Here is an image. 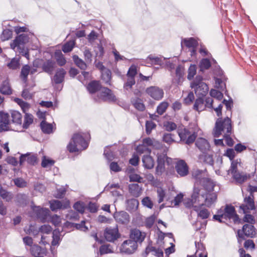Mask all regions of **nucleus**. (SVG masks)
<instances>
[{
  "instance_id": "f257e3e1",
  "label": "nucleus",
  "mask_w": 257,
  "mask_h": 257,
  "mask_svg": "<svg viewBox=\"0 0 257 257\" xmlns=\"http://www.w3.org/2000/svg\"><path fill=\"white\" fill-rule=\"evenodd\" d=\"M27 28L25 27H15V32L18 35L11 43L10 47L16 52H19L25 56L27 59H29L28 50L25 47V44L28 42L29 37L28 34L21 32L27 31Z\"/></svg>"
},
{
  "instance_id": "f03ea898",
  "label": "nucleus",
  "mask_w": 257,
  "mask_h": 257,
  "mask_svg": "<svg viewBox=\"0 0 257 257\" xmlns=\"http://www.w3.org/2000/svg\"><path fill=\"white\" fill-rule=\"evenodd\" d=\"M193 198L195 201H199V205L211 206L217 200V194L213 191H206L204 189L194 187Z\"/></svg>"
},
{
  "instance_id": "7ed1b4c3",
  "label": "nucleus",
  "mask_w": 257,
  "mask_h": 257,
  "mask_svg": "<svg viewBox=\"0 0 257 257\" xmlns=\"http://www.w3.org/2000/svg\"><path fill=\"white\" fill-rule=\"evenodd\" d=\"M88 146V143L82 135L75 134L67 145V148L70 153H74L86 149Z\"/></svg>"
},
{
  "instance_id": "20e7f679",
  "label": "nucleus",
  "mask_w": 257,
  "mask_h": 257,
  "mask_svg": "<svg viewBox=\"0 0 257 257\" xmlns=\"http://www.w3.org/2000/svg\"><path fill=\"white\" fill-rule=\"evenodd\" d=\"M232 133L231 120L226 117L223 120L218 118L215 123V126L213 130L214 137H219L221 135L227 134L231 135Z\"/></svg>"
},
{
  "instance_id": "39448f33",
  "label": "nucleus",
  "mask_w": 257,
  "mask_h": 257,
  "mask_svg": "<svg viewBox=\"0 0 257 257\" xmlns=\"http://www.w3.org/2000/svg\"><path fill=\"white\" fill-rule=\"evenodd\" d=\"M194 127L190 125L188 128H179L178 130V134L182 141L187 145L192 144L196 137L198 127L194 125Z\"/></svg>"
},
{
  "instance_id": "423d86ee",
  "label": "nucleus",
  "mask_w": 257,
  "mask_h": 257,
  "mask_svg": "<svg viewBox=\"0 0 257 257\" xmlns=\"http://www.w3.org/2000/svg\"><path fill=\"white\" fill-rule=\"evenodd\" d=\"M202 80V77L198 75L190 84L191 87L194 89L196 95L198 96L206 95L209 90L208 85Z\"/></svg>"
},
{
  "instance_id": "0eeeda50",
  "label": "nucleus",
  "mask_w": 257,
  "mask_h": 257,
  "mask_svg": "<svg viewBox=\"0 0 257 257\" xmlns=\"http://www.w3.org/2000/svg\"><path fill=\"white\" fill-rule=\"evenodd\" d=\"M157 165L156 168L155 175L160 176L165 171V163L169 165L172 162V159L167 156L165 152L157 153Z\"/></svg>"
},
{
  "instance_id": "6e6552de",
  "label": "nucleus",
  "mask_w": 257,
  "mask_h": 257,
  "mask_svg": "<svg viewBox=\"0 0 257 257\" xmlns=\"http://www.w3.org/2000/svg\"><path fill=\"white\" fill-rule=\"evenodd\" d=\"M240 163L237 160L233 161L231 163L229 172L231 173L233 179L237 183L241 184L250 177L249 174H243L237 171V166Z\"/></svg>"
},
{
  "instance_id": "1a4fd4ad",
  "label": "nucleus",
  "mask_w": 257,
  "mask_h": 257,
  "mask_svg": "<svg viewBox=\"0 0 257 257\" xmlns=\"http://www.w3.org/2000/svg\"><path fill=\"white\" fill-rule=\"evenodd\" d=\"M146 93L155 100H160L163 97V90L156 86H150L146 89Z\"/></svg>"
},
{
  "instance_id": "9d476101",
  "label": "nucleus",
  "mask_w": 257,
  "mask_h": 257,
  "mask_svg": "<svg viewBox=\"0 0 257 257\" xmlns=\"http://www.w3.org/2000/svg\"><path fill=\"white\" fill-rule=\"evenodd\" d=\"M96 101L100 100L104 101H114L116 100L115 96L112 92L111 90L106 87H103L101 89L99 95L95 98Z\"/></svg>"
},
{
  "instance_id": "9b49d317",
  "label": "nucleus",
  "mask_w": 257,
  "mask_h": 257,
  "mask_svg": "<svg viewBox=\"0 0 257 257\" xmlns=\"http://www.w3.org/2000/svg\"><path fill=\"white\" fill-rule=\"evenodd\" d=\"M105 239L109 242H114L120 237L118 229L117 227H106L104 232Z\"/></svg>"
},
{
  "instance_id": "f8f14e48",
  "label": "nucleus",
  "mask_w": 257,
  "mask_h": 257,
  "mask_svg": "<svg viewBox=\"0 0 257 257\" xmlns=\"http://www.w3.org/2000/svg\"><path fill=\"white\" fill-rule=\"evenodd\" d=\"M138 247V245L134 241L128 239L123 242L120 247V251L125 254H132L135 252Z\"/></svg>"
},
{
  "instance_id": "ddd939ff",
  "label": "nucleus",
  "mask_w": 257,
  "mask_h": 257,
  "mask_svg": "<svg viewBox=\"0 0 257 257\" xmlns=\"http://www.w3.org/2000/svg\"><path fill=\"white\" fill-rule=\"evenodd\" d=\"M49 203L50 208L53 211H57L59 209H67L70 207V202L67 199L61 201L52 200Z\"/></svg>"
},
{
  "instance_id": "4468645a",
  "label": "nucleus",
  "mask_w": 257,
  "mask_h": 257,
  "mask_svg": "<svg viewBox=\"0 0 257 257\" xmlns=\"http://www.w3.org/2000/svg\"><path fill=\"white\" fill-rule=\"evenodd\" d=\"M175 168L180 177H185L189 174V167L183 160H178L176 162Z\"/></svg>"
},
{
  "instance_id": "2eb2a0df",
  "label": "nucleus",
  "mask_w": 257,
  "mask_h": 257,
  "mask_svg": "<svg viewBox=\"0 0 257 257\" xmlns=\"http://www.w3.org/2000/svg\"><path fill=\"white\" fill-rule=\"evenodd\" d=\"M222 211H223V214L225 219L228 218L229 219H232L234 222L238 220V216L236 214L235 208L233 206L226 205L225 208L222 209Z\"/></svg>"
},
{
  "instance_id": "dca6fc26",
  "label": "nucleus",
  "mask_w": 257,
  "mask_h": 257,
  "mask_svg": "<svg viewBox=\"0 0 257 257\" xmlns=\"http://www.w3.org/2000/svg\"><path fill=\"white\" fill-rule=\"evenodd\" d=\"M181 45L182 46L184 45L189 49L191 56H195L198 42L194 38H190L183 39L181 42Z\"/></svg>"
},
{
  "instance_id": "f3484780",
  "label": "nucleus",
  "mask_w": 257,
  "mask_h": 257,
  "mask_svg": "<svg viewBox=\"0 0 257 257\" xmlns=\"http://www.w3.org/2000/svg\"><path fill=\"white\" fill-rule=\"evenodd\" d=\"M10 121L8 113L0 112V132L8 131L10 130Z\"/></svg>"
},
{
  "instance_id": "a211bd4d",
  "label": "nucleus",
  "mask_w": 257,
  "mask_h": 257,
  "mask_svg": "<svg viewBox=\"0 0 257 257\" xmlns=\"http://www.w3.org/2000/svg\"><path fill=\"white\" fill-rule=\"evenodd\" d=\"M241 232H243V234L247 236L250 237H253L255 236V229L251 224H245L242 227V230L238 231V235L239 237H242L243 234L241 233Z\"/></svg>"
},
{
  "instance_id": "6ab92c4d",
  "label": "nucleus",
  "mask_w": 257,
  "mask_h": 257,
  "mask_svg": "<svg viewBox=\"0 0 257 257\" xmlns=\"http://www.w3.org/2000/svg\"><path fill=\"white\" fill-rule=\"evenodd\" d=\"M33 211L35 213L37 217L44 221L49 215L50 211L47 208H41L39 206L31 205Z\"/></svg>"
},
{
  "instance_id": "aec40b11",
  "label": "nucleus",
  "mask_w": 257,
  "mask_h": 257,
  "mask_svg": "<svg viewBox=\"0 0 257 257\" xmlns=\"http://www.w3.org/2000/svg\"><path fill=\"white\" fill-rule=\"evenodd\" d=\"M113 217L117 223L122 224H127L130 220L129 214L123 211L115 212Z\"/></svg>"
},
{
  "instance_id": "412c9836",
  "label": "nucleus",
  "mask_w": 257,
  "mask_h": 257,
  "mask_svg": "<svg viewBox=\"0 0 257 257\" xmlns=\"http://www.w3.org/2000/svg\"><path fill=\"white\" fill-rule=\"evenodd\" d=\"M146 234L144 232H142L138 229H134L131 230L130 233V239L134 241L137 243H142L145 238L146 237Z\"/></svg>"
},
{
  "instance_id": "4be33fe9",
  "label": "nucleus",
  "mask_w": 257,
  "mask_h": 257,
  "mask_svg": "<svg viewBox=\"0 0 257 257\" xmlns=\"http://www.w3.org/2000/svg\"><path fill=\"white\" fill-rule=\"evenodd\" d=\"M244 204H242L240 206V208L243 211V213L246 214L248 210H253L255 209V205L253 201V197L249 196L244 198Z\"/></svg>"
},
{
  "instance_id": "5701e85b",
  "label": "nucleus",
  "mask_w": 257,
  "mask_h": 257,
  "mask_svg": "<svg viewBox=\"0 0 257 257\" xmlns=\"http://www.w3.org/2000/svg\"><path fill=\"white\" fill-rule=\"evenodd\" d=\"M196 251L195 254L188 255L187 257H207L205 248L201 242H195Z\"/></svg>"
},
{
  "instance_id": "b1692460",
  "label": "nucleus",
  "mask_w": 257,
  "mask_h": 257,
  "mask_svg": "<svg viewBox=\"0 0 257 257\" xmlns=\"http://www.w3.org/2000/svg\"><path fill=\"white\" fill-rule=\"evenodd\" d=\"M195 145L199 150L203 153L208 151L210 148L208 141L202 138H198L196 141Z\"/></svg>"
},
{
  "instance_id": "393cba45",
  "label": "nucleus",
  "mask_w": 257,
  "mask_h": 257,
  "mask_svg": "<svg viewBox=\"0 0 257 257\" xmlns=\"http://www.w3.org/2000/svg\"><path fill=\"white\" fill-rule=\"evenodd\" d=\"M55 62L51 60L45 62L42 65L43 70L49 74H52L55 67Z\"/></svg>"
},
{
  "instance_id": "a878e982",
  "label": "nucleus",
  "mask_w": 257,
  "mask_h": 257,
  "mask_svg": "<svg viewBox=\"0 0 257 257\" xmlns=\"http://www.w3.org/2000/svg\"><path fill=\"white\" fill-rule=\"evenodd\" d=\"M130 193L134 197H139L142 193V188L138 184H132L128 186Z\"/></svg>"
},
{
  "instance_id": "bb28decb",
  "label": "nucleus",
  "mask_w": 257,
  "mask_h": 257,
  "mask_svg": "<svg viewBox=\"0 0 257 257\" xmlns=\"http://www.w3.org/2000/svg\"><path fill=\"white\" fill-rule=\"evenodd\" d=\"M66 73V72L64 69L60 68L58 69L53 78L55 83L56 84L62 83L64 80Z\"/></svg>"
},
{
  "instance_id": "cd10ccee",
  "label": "nucleus",
  "mask_w": 257,
  "mask_h": 257,
  "mask_svg": "<svg viewBox=\"0 0 257 257\" xmlns=\"http://www.w3.org/2000/svg\"><path fill=\"white\" fill-rule=\"evenodd\" d=\"M144 167L147 169H151L154 167V161L150 155H144L142 158Z\"/></svg>"
},
{
  "instance_id": "c85d7f7f",
  "label": "nucleus",
  "mask_w": 257,
  "mask_h": 257,
  "mask_svg": "<svg viewBox=\"0 0 257 257\" xmlns=\"http://www.w3.org/2000/svg\"><path fill=\"white\" fill-rule=\"evenodd\" d=\"M0 92L5 95H9L12 94V90L8 79L3 81L0 86Z\"/></svg>"
},
{
  "instance_id": "c756f323",
  "label": "nucleus",
  "mask_w": 257,
  "mask_h": 257,
  "mask_svg": "<svg viewBox=\"0 0 257 257\" xmlns=\"http://www.w3.org/2000/svg\"><path fill=\"white\" fill-rule=\"evenodd\" d=\"M150 252H152L153 255L157 257H162L163 256V252L161 249L149 245L146 248L145 253L147 255Z\"/></svg>"
},
{
  "instance_id": "7c9ffc66",
  "label": "nucleus",
  "mask_w": 257,
  "mask_h": 257,
  "mask_svg": "<svg viewBox=\"0 0 257 257\" xmlns=\"http://www.w3.org/2000/svg\"><path fill=\"white\" fill-rule=\"evenodd\" d=\"M101 88L100 83L98 81H92L90 82L87 86L88 91L90 93H94L99 90Z\"/></svg>"
},
{
  "instance_id": "2f4dec72",
  "label": "nucleus",
  "mask_w": 257,
  "mask_h": 257,
  "mask_svg": "<svg viewBox=\"0 0 257 257\" xmlns=\"http://www.w3.org/2000/svg\"><path fill=\"white\" fill-rule=\"evenodd\" d=\"M223 74V72L222 70H219V75L220 76V78L214 77L215 80V86L220 89L221 90H223L225 87V84L222 80V75Z\"/></svg>"
},
{
  "instance_id": "473e14b6",
  "label": "nucleus",
  "mask_w": 257,
  "mask_h": 257,
  "mask_svg": "<svg viewBox=\"0 0 257 257\" xmlns=\"http://www.w3.org/2000/svg\"><path fill=\"white\" fill-rule=\"evenodd\" d=\"M0 196L5 200L7 202L11 201L13 198V194L4 189L2 186L0 185Z\"/></svg>"
},
{
  "instance_id": "72a5a7b5",
  "label": "nucleus",
  "mask_w": 257,
  "mask_h": 257,
  "mask_svg": "<svg viewBox=\"0 0 257 257\" xmlns=\"http://www.w3.org/2000/svg\"><path fill=\"white\" fill-rule=\"evenodd\" d=\"M131 102L133 104L134 106L138 110L143 111L145 110V105L140 98L138 97L133 98L131 99Z\"/></svg>"
},
{
  "instance_id": "f704fd0d",
  "label": "nucleus",
  "mask_w": 257,
  "mask_h": 257,
  "mask_svg": "<svg viewBox=\"0 0 257 257\" xmlns=\"http://www.w3.org/2000/svg\"><path fill=\"white\" fill-rule=\"evenodd\" d=\"M184 204L186 207L190 208L192 207L194 210L195 211H198V206L197 205H194L195 204H197L199 205V201H195L193 198V194L191 196V199L185 200L184 202Z\"/></svg>"
},
{
  "instance_id": "c9c22d12",
  "label": "nucleus",
  "mask_w": 257,
  "mask_h": 257,
  "mask_svg": "<svg viewBox=\"0 0 257 257\" xmlns=\"http://www.w3.org/2000/svg\"><path fill=\"white\" fill-rule=\"evenodd\" d=\"M12 121L18 124H21L22 122V114L18 111L13 110L11 111Z\"/></svg>"
},
{
  "instance_id": "e433bc0d",
  "label": "nucleus",
  "mask_w": 257,
  "mask_h": 257,
  "mask_svg": "<svg viewBox=\"0 0 257 257\" xmlns=\"http://www.w3.org/2000/svg\"><path fill=\"white\" fill-rule=\"evenodd\" d=\"M193 107L195 110L198 111H201L205 109L204 99L202 97H199L196 100Z\"/></svg>"
},
{
  "instance_id": "4c0bfd02",
  "label": "nucleus",
  "mask_w": 257,
  "mask_h": 257,
  "mask_svg": "<svg viewBox=\"0 0 257 257\" xmlns=\"http://www.w3.org/2000/svg\"><path fill=\"white\" fill-rule=\"evenodd\" d=\"M111 77V72L109 69H106L101 72L102 79L106 84H110Z\"/></svg>"
},
{
  "instance_id": "58836bf2",
  "label": "nucleus",
  "mask_w": 257,
  "mask_h": 257,
  "mask_svg": "<svg viewBox=\"0 0 257 257\" xmlns=\"http://www.w3.org/2000/svg\"><path fill=\"white\" fill-rule=\"evenodd\" d=\"M34 117L32 114L26 113L24 116V123L23 127L24 128H28L30 124L33 122Z\"/></svg>"
},
{
  "instance_id": "ea45409f",
  "label": "nucleus",
  "mask_w": 257,
  "mask_h": 257,
  "mask_svg": "<svg viewBox=\"0 0 257 257\" xmlns=\"http://www.w3.org/2000/svg\"><path fill=\"white\" fill-rule=\"evenodd\" d=\"M54 55L59 65L62 66L66 64V61L60 51H56Z\"/></svg>"
},
{
  "instance_id": "a19ab883",
  "label": "nucleus",
  "mask_w": 257,
  "mask_h": 257,
  "mask_svg": "<svg viewBox=\"0 0 257 257\" xmlns=\"http://www.w3.org/2000/svg\"><path fill=\"white\" fill-rule=\"evenodd\" d=\"M41 127L43 132L49 134L53 132V125L51 123H47L45 121H42L41 123Z\"/></svg>"
},
{
  "instance_id": "79ce46f5",
  "label": "nucleus",
  "mask_w": 257,
  "mask_h": 257,
  "mask_svg": "<svg viewBox=\"0 0 257 257\" xmlns=\"http://www.w3.org/2000/svg\"><path fill=\"white\" fill-rule=\"evenodd\" d=\"M15 101L17 102L21 107L23 112L26 113L30 108V104L24 101L22 99L18 98L15 99Z\"/></svg>"
},
{
  "instance_id": "37998d69",
  "label": "nucleus",
  "mask_w": 257,
  "mask_h": 257,
  "mask_svg": "<svg viewBox=\"0 0 257 257\" xmlns=\"http://www.w3.org/2000/svg\"><path fill=\"white\" fill-rule=\"evenodd\" d=\"M30 72V67L28 65H24L21 72V77L22 79L26 82L27 80V77Z\"/></svg>"
},
{
  "instance_id": "c03bdc74",
  "label": "nucleus",
  "mask_w": 257,
  "mask_h": 257,
  "mask_svg": "<svg viewBox=\"0 0 257 257\" xmlns=\"http://www.w3.org/2000/svg\"><path fill=\"white\" fill-rule=\"evenodd\" d=\"M75 64L82 70H85L87 67L86 63L77 55L73 56Z\"/></svg>"
},
{
  "instance_id": "a18cd8bd",
  "label": "nucleus",
  "mask_w": 257,
  "mask_h": 257,
  "mask_svg": "<svg viewBox=\"0 0 257 257\" xmlns=\"http://www.w3.org/2000/svg\"><path fill=\"white\" fill-rule=\"evenodd\" d=\"M211 65L210 61L207 58L203 59L201 60L199 64L200 71H203L205 70L208 69Z\"/></svg>"
},
{
  "instance_id": "49530a36",
  "label": "nucleus",
  "mask_w": 257,
  "mask_h": 257,
  "mask_svg": "<svg viewBox=\"0 0 257 257\" xmlns=\"http://www.w3.org/2000/svg\"><path fill=\"white\" fill-rule=\"evenodd\" d=\"M75 45V42L74 40H70L66 42L62 47V51L64 53H68L71 52Z\"/></svg>"
},
{
  "instance_id": "de8ad7c7",
  "label": "nucleus",
  "mask_w": 257,
  "mask_h": 257,
  "mask_svg": "<svg viewBox=\"0 0 257 257\" xmlns=\"http://www.w3.org/2000/svg\"><path fill=\"white\" fill-rule=\"evenodd\" d=\"M20 65V58H14L8 64V66L9 68L15 70L19 68Z\"/></svg>"
},
{
  "instance_id": "09e8293b",
  "label": "nucleus",
  "mask_w": 257,
  "mask_h": 257,
  "mask_svg": "<svg viewBox=\"0 0 257 257\" xmlns=\"http://www.w3.org/2000/svg\"><path fill=\"white\" fill-rule=\"evenodd\" d=\"M17 201L20 205H26L28 201V196L24 194H18L17 195Z\"/></svg>"
},
{
  "instance_id": "8fccbe9b",
  "label": "nucleus",
  "mask_w": 257,
  "mask_h": 257,
  "mask_svg": "<svg viewBox=\"0 0 257 257\" xmlns=\"http://www.w3.org/2000/svg\"><path fill=\"white\" fill-rule=\"evenodd\" d=\"M147 60L148 61H150V63L152 64V65H161L162 63V61L161 60V59L158 57H155V56H154L152 55H149L147 59Z\"/></svg>"
},
{
  "instance_id": "3c124183",
  "label": "nucleus",
  "mask_w": 257,
  "mask_h": 257,
  "mask_svg": "<svg viewBox=\"0 0 257 257\" xmlns=\"http://www.w3.org/2000/svg\"><path fill=\"white\" fill-rule=\"evenodd\" d=\"M198 216L202 219H206L209 217V212L207 209H200L201 206L198 205Z\"/></svg>"
},
{
  "instance_id": "603ef678",
  "label": "nucleus",
  "mask_w": 257,
  "mask_h": 257,
  "mask_svg": "<svg viewBox=\"0 0 257 257\" xmlns=\"http://www.w3.org/2000/svg\"><path fill=\"white\" fill-rule=\"evenodd\" d=\"M205 184H204V188L202 189L205 190L206 191H213L215 185L212 181L209 179H205Z\"/></svg>"
},
{
  "instance_id": "864d4df0",
  "label": "nucleus",
  "mask_w": 257,
  "mask_h": 257,
  "mask_svg": "<svg viewBox=\"0 0 257 257\" xmlns=\"http://www.w3.org/2000/svg\"><path fill=\"white\" fill-rule=\"evenodd\" d=\"M156 127V124L152 120H147L146 122V131L148 135H150L152 131L155 129Z\"/></svg>"
},
{
  "instance_id": "5fc2aeb1",
  "label": "nucleus",
  "mask_w": 257,
  "mask_h": 257,
  "mask_svg": "<svg viewBox=\"0 0 257 257\" xmlns=\"http://www.w3.org/2000/svg\"><path fill=\"white\" fill-rule=\"evenodd\" d=\"M54 161L47 158L45 156L43 157L41 165L43 168H48L52 166L54 164Z\"/></svg>"
},
{
  "instance_id": "6e6d98bb",
  "label": "nucleus",
  "mask_w": 257,
  "mask_h": 257,
  "mask_svg": "<svg viewBox=\"0 0 257 257\" xmlns=\"http://www.w3.org/2000/svg\"><path fill=\"white\" fill-rule=\"evenodd\" d=\"M52 237L53 240L52 241V245L53 246L58 245L60 239L59 231L57 230H54Z\"/></svg>"
},
{
  "instance_id": "4d7b16f0",
  "label": "nucleus",
  "mask_w": 257,
  "mask_h": 257,
  "mask_svg": "<svg viewBox=\"0 0 257 257\" xmlns=\"http://www.w3.org/2000/svg\"><path fill=\"white\" fill-rule=\"evenodd\" d=\"M12 34L13 32L12 31L9 29L4 30L3 31L2 34L1 35L2 40L3 41L8 40L9 39L11 38Z\"/></svg>"
},
{
  "instance_id": "13d9d810",
  "label": "nucleus",
  "mask_w": 257,
  "mask_h": 257,
  "mask_svg": "<svg viewBox=\"0 0 257 257\" xmlns=\"http://www.w3.org/2000/svg\"><path fill=\"white\" fill-rule=\"evenodd\" d=\"M168 106V104L166 102H161L157 107V111L158 114L161 115L166 111Z\"/></svg>"
},
{
  "instance_id": "bf43d9fd",
  "label": "nucleus",
  "mask_w": 257,
  "mask_h": 257,
  "mask_svg": "<svg viewBox=\"0 0 257 257\" xmlns=\"http://www.w3.org/2000/svg\"><path fill=\"white\" fill-rule=\"evenodd\" d=\"M110 244H105L101 245L99 248L100 254H104L113 252L112 249L110 248Z\"/></svg>"
},
{
  "instance_id": "052dcab7",
  "label": "nucleus",
  "mask_w": 257,
  "mask_h": 257,
  "mask_svg": "<svg viewBox=\"0 0 257 257\" xmlns=\"http://www.w3.org/2000/svg\"><path fill=\"white\" fill-rule=\"evenodd\" d=\"M196 73V66L195 65H191L188 69V74L187 78L191 80Z\"/></svg>"
},
{
  "instance_id": "680f3d73",
  "label": "nucleus",
  "mask_w": 257,
  "mask_h": 257,
  "mask_svg": "<svg viewBox=\"0 0 257 257\" xmlns=\"http://www.w3.org/2000/svg\"><path fill=\"white\" fill-rule=\"evenodd\" d=\"M136 83L134 78L127 77L126 82L124 84L123 88L126 90H128L132 88V86L135 85Z\"/></svg>"
},
{
  "instance_id": "e2e57ef3",
  "label": "nucleus",
  "mask_w": 257,
  "mask_h": 257,
  "mask_svg": "<svg viewBox=\"0 0 257 257\" xmlns=\"http://www.w3.org/2000/svg\"><path fill=\"white\" fill-rule=\"evenodd\" d=\"M139 205L138 201L136 199H131L127 200V207L130 209H136Z\"/></svg>"
},
{
  "instance_id": "0e129e2a",
  "label": "nucleus",
  "mask_w": 257,
  "mask_h": 257,
  "mask_svg": "<svg viewBox=\"0 0 257 257\" xmlns=\"http://www.w3.org/2000/svg\"><path fill=\"white\" fill-rule=\"evenodd\" d=\"M129 179L130 182H137L141 183L143 182V178L139 175L135 173H131L129 175Z\"/></svg>"
},
{
  "instance_id": "69168bd1",
  "label": "nucleus",
  "mask_w": 257,
  "mask_h": 257,
  "mask_svg": "<svg viewBox=\"0 0 257 257\" xmlns=\"http://www.w3.org/2000/svg\"><path fill=\"white\" fill-rule=\"evenodd\" d=\"M25 230L27 234H32L34 236H36L39 232V229H37L34 225L31 224L29 225L28 229H25Z\"/></svg>"
},
{
  "instance_id": "338daca9",
  "label": "nucleus",
  "mask_w": 257,
  "mask_h": 257,
  "mask_svg": "<svg viewBox=\"0 0 257 257\" xmlns=\"http://www.w3.org/2000/svg\"><path fill=\"white\" fill-rule=\"evenodd\" d=\"M210 95L211 97L216 98L217 100H221L223 97L222 93L215 89H211L210 91Z\"/></svg>"
},
{
  "instance_id": "774afa93",
  "label": "nucleus",
  "mask_w": 257,
  "mask_h": 257,
  "mask_svg": "<svg viewBox=\"0 0 257 257\" xmlns=\"http://www.w3.org/2000/svg\"><path fill=\"white\" fill-rule=\"evenodd\" d=\"M142 203L144 206L150 209H152L154 205L152 201L149 197H146L143 198L142 201Z\"/></svg>"
}]
</instances>
